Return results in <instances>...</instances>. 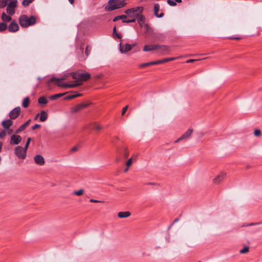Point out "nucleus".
Wrapping results in <instances>:
<instances>
[{
    "instance_id": "44",
    "label": "nucleus",
    "mask_w": 262,
    "mask_h": 262,
    "mask_svg": "<svg viewBox=\"0 0 262 262\" xmlns=\"http://www.w3.org/2000/svg\"><path fill=\"white\" fill-rule=\"evenodd\" d=\"M151 66L150 62L142 63V64L139 65V68H144V67H148V66Z\"/></svg>"
},
{
    "instance_id": "45",
    "label": "nucleus",
    "mask_w": 262,
    "mask_h": 262,
    "mask_svg": "<svg viewBox=\"0 0 262 262\" xmlns=\"http://www.w3.org/2000/svg\"><path fill=\"white\" fill-rule=\"evenodd\" d=\"M31 141V138L29 137L27 139V142H26V145L24 147L25 148V149L27 150L28 148V147L29 146V144H30Z\"/></svg>"
},
{
    "instance_id": "10",
    "label": "nucleus",
    "mask_w": 262,
    "mask_h": 262,
    "mask_svg": "<svg viewBox=\"0 0 262 262\" xmlns=\"http://www.w3.org/2000/svg\"><path fill=\"white\" fill-rule=\"evenodd\" d=\"M72 76V73H68L63 75L61 76V77L59 78H56L55 77H52L48 82H47V84L49 85L50 82H52L54 81H62L67 79V77L69 76Z\"/></svg>"
},
{
    "instance_id": "51",
    "label": "nucleus",
    "mask_w": 262,
    "mask_h": 262,
    "mask_svg": "<svg viewBox=\"0 0 262 262\" xmlns=\"http://www.w3.org/2000/svg\"><path fill=\"white\" fill-rule=\"evenodd\" d=\"M40 125L39 124H36L34 126H32V128L33 130H35V129L40 127Z\"/></svg>"
},
{
    "instance_id": "18",
    "label": "nucleus",
    "mask_w": 262,
    "mask_h": 262,
    "mask_svg": "<svg viewBox=\"0 0 262 262\" xmlns=\"http://www.w3.org/2000/svg\"><path fill=\"white\" fill-rule=\"evenodd\" d=\"M157 47L158 45H145L143 47V51L144 52H148L157 49Z\"/></svg>"
},
{
    "instance_id": "29",
    "label": "nucleus",
    "mask_w": 262,
    "mask_h": 262,
    "mask_svg": "<svg viewBox=\"0 0 262 262\" xmlns=\"http://www.w3.org/2000/svg\"><path fill=\"white\" fill-rule=\"evenodd\" d=\"M7 28L8 26L6 23L4 22L0 23V32L5 31Z\"/></svg>"
},
{
    "instance_id": "21",
    "label": "nucleus",
    "mask_w": 262,
    "mask_h": 262,
    "mask_svg": "<svg viewBox=\"0 0 262 262\" xmlns=\"http://www.w3.org/2000/svg\"><path fill=\"white\" fill-rule=\"evenodd\" d=\"M40 115L39 119H40V121L44 122V121H46V120L47 119V118H48L47 113L45 111H42L40 112Z\"/></svg>"
},
{
    "instance_id": "61",
    "label": "nucleus",
    "mask_w": 262,
    "mask_h": 262,
    "mask_svg": "<svg viewBox=\"0 0 262 262\" xmlns=\"http://www.w3.org/2000/svg\"><path fill=\"white\" fill-rule=\"evenodd\" d=\"M128 167H126V168L124 170V171L125 172H126L127 171H128Z\"/></svg>"
},
{
    "instance_id": "22",
    "label": "nucleus",
    "mask_w": 262,
    "mask_h": 262,
    "mask_svg": "<svg viewBox=\"0 0 262 262\" xmlns=\"http://www.w3.org/2000/svg\"><path fill=\"white\" fill-rule=\"evenodd\" d=\"M56 84L57 85V86L61 87V88H71V84H68V83H61V81H56Z\"/></svg>"
},
{
    "instance_id": "52",
    "label": "nucleus",
    "mask_w": 262,
    "mask_h": 262,
    "mask_svg": "<svg viewBox=\"0 0 262 262\" xmlns=\"http://www.w3.org/2000/svg\"><path fill=\"white\" fill-rule=\"evenodd\" d=\"M78 148L77 146H74L71 148V151L72 152H76L78 150Z\"/></svg>"
},
{
    "instance_id": "41",
    "label": "nucleus",
    "mask_w": 262,
    "mask_h": 262,
    "mask_svg": "<svg viewBox=\"0 0 262 262\" xmlns=\"http://www.w3.org/2000/svg\"><path fill=\"white\" fill-rule=\"evenodd\" d=\"M132 18L131 19H125V20H122V22L123 23H134V22H135L136 21V18H134V17H132Z\"/></svg>"
},
{
    "instance_id": "37",
    "label": "nucleus",
    "mask_w": 262,
    "mask_h": 262,
    "mask_svg": "<svg viewBox=\"0 0 262 262\" xmlns=\"http://www.w3.org/2000/svg\"><path fill=\"white\" fill-rule=\"evenodd\" d=\"M249 247L248 246H245L243 249H241L239 251V253L241 254H245L249 251Z\"/></svg>"
},
{
    "instance_id": "6",
    "label": "nucleus",
    "mask_w": 262,
    "mask_h": 262,
    "mask_svg": "<svg viewBox=\"0 0 262 262\" xmlns=\"http://www.w3.org/2000/svg\"><path fill=\"white\" fill-rule=\"evenodd\" d=\"M21 139L22 138L19 135H17L14 133V134L11 136L10 144L12 145H17L21 142Z\"/></svg>"
},
{
    "instance_id": "40",
    "label": "nucleus",
    "mask_w": 262,
    "mask_h": 262,
    "mask_svg": "<svg viewBox=\"0 0 262 262\" xmlns=\"http://www.w3.org/2000/svg\"><path fill=\"white\" fill-rule=\"evenodd\" d=\"M91 125H93L94 128L97 130H99L101 129L102 128V126H100V125L96 124L95 123H92Z\"/></svg>"
},
{
    "instance_id": "20",
    "label": "nucleus",
    "mask_w": 262,
    "mask_h": 262,
    "mask_svg": "<svg viewBox=\"0 0 262 262\" xmlns=\"http://www.w3.org/2000/svg\"><path fill=\"white\" fill-rule=\"evenodd\" d=\"M130 215V213L129 211L119 212L118 213V216L120 218H126Z\"/></svg>"
},
{
    "instance_id": "62",
    "label": "nucleus",
    "mask_w": 262,
    "mask_h": 262,
    "mask_svg": "<svg viewBox=\"0 0 262 262\" xmlns=\"http://www.w3.org/2000/svg\"><path fill=\"white\" fill-rule=\"evenodd\" d=\"M176 3H180L182 2V0H175Z\"/></svg>"
},
{
    "instance_id": "4",
    "label": "nucleus",
    "mask_w": 262,
    "mask_h": 262,
    "mask_svg": "<svg viewBox=\"0 0 262 262\" xmlns=\"http://www.w3.org/2000/svg\"><path fill=\"white\" fill-rule=\"evenodd\" d=\"M14 152L18 158L24 159L26 157L27 150L20 146H18L15 148Z\"/></svg>"
},
{
    "instance_id": "24",
    "label": "nucleus",
    "mask_w": 262,
    "mask_h": 262,
    "mask_svg": "<svg viewBox=\"0 0 262 262\" xmlns=\"http://www.w3.org/2000/svg\"><path fill=\"white\" fill-rule=\"evenodd\" d=\"M30 100L28 97H26L23 101L22 105L24 107L26 108L29 105Z\"/></svg>"
},
{
    "instance_id": "35",
    "label": "nucleus",
    "mask_w": 262,
    "mask_h": 262,
    "mask_svg": "<svg viewBox=\"0 0 262 262\" xmlns=\"http://www.w3.org/2000/svg\"><path fill=\"white\" fill-rule=\"evenodd\" d=\"M34 0H23L22 2V5L26 7L28 6L30 3H32Z\"/></svg>"
},
{
    "instance_id": "30",
    "label": "nucleus",
    "mask_w": 262,
    "mask_h": 262,
    "mask_svg": "<svg viewBox=\"0 0 262 262\" xmlns=\"http://www.w3.org/2000/svg\"><path fill=\"white\" fill-rule=\"evenodd\" d=\"M26 128V127L25 126V125L23 124H22L18 129H17L15 132V134H18V133H19L20 132H22L23 130H24V129H25V128Z\"/></svg>"
},
{
    "instance_id": "17",
    "label": "nucleus",
    "mask_w": 262,
    "mask_h": 262,
    "mask_svg": "<svg viewBox=\"0 0 262 262\" xmlns=\"http://www.w3.org/2000/svg\"><path fill=\"white\" fill-rule=\"evenodd\" d=\"M132 9L133 11V14H134V17L135 18L136 16L138 17V16H139V15H141L140 14L142 12L143 8L142 7H138L132 8Z\"/></svg>"
},
{
    "instance_id": "8",
    "label": "nucleus",
    "mask_w": 262,
    "mask_h": 262,
    "mask_svg": "<svg viewBox=\"0 0 262 262\" xmlns=\"http://www.w3.org/2000/svg\"><path fill=\"white\" fill-rule=\"evenodd\" d=\"M89 105V103H80L71 108L72 113H77Z\"/></svg>"
},
{
    "instance_id": "32",
    "label": "nucleus",
    "mask_w": 262,
    "mask_h": 262,
    "mask_svg": "<svg viewBox=\"0 0 262 262\" xmlns=\"http://www.w3.org/2000/svg\"><path fill=\"white\" fill-rule=\"evenodd\" d=\"M64 95V94H57L55 95H53L50 97V99L51 100H55L57 98H59L62 96Z\"/></svg>"
},
{
    "instance_id": "31",
    "label": "nucleus",
    "mask_w": 262,
    "mask_h": 262,
    "mask_svg": "<svg viewBox=\"0 0 262 262\" xmlns=\"http://www.w3.org/2000/svg\"><path fill=\"white\" fill-rule=\"evenodd\" d=\"M133 10L132 9H127L125 11V13L129 17H134Z\"/></svg>"
},
{
    "instance_id": "33",
    "label": "nucleus",
    "mask_w": 262,
    "mask_h": 262,
    "mask_svg": "<svg viewBox=\"0 0 262 262\" xmlns=\"http://www.w3.org/2000/svg\"><path fill=\"white\" fill-rule=\"evenodd\" d=\"M84 192V190L82 189H79L77 191H74L73 193L75 195H76L77 196H80L83 194Z\"/></svg>"
},
{
    "instance_id": "5",
    "label": "nucleus",
    "mask_w": 262,
    "mask_h": 262,
    "mask_svg": "<svg viewBox=\"0 0 262 262\" xmlns=\"http://www.w3.org/2000/svg\"><path fill=\"white\" fill-rule=\"evenodd\" d=\"M20 107L19 106L16 107L12 110L9 114V116L11 119H15L17 118L20 114Z\"/></svg>"
},
{
    "instance_id": "57",
    "label": "nucleus",
    "mask_w": 262,
    "mask_h": 262,
    "mask_svg": "<svg viewBox=\"0 0 262 262\" xmlns=\"http://www.w3.org/2000/svg\"><path fill=\"white\" fill-rule=\"evenodd\" d=\"M115 35L118 38L120 39L121 38V35L120 34L116 33Z\"/></svg>"
},
{
    "instance_id": "46",
    "label": "nucleus",
    "mask_w": 262,
    "mask_h": 262,
    "mask_svg": "<svg viewBox=\"0 0 262 262\" xmlns=\"http://www.w3.org/2000/svg\"><path fill=\"white\" fill-rule=\"evenodd\" d=\"M133 162L132 158L129 159L126 163V166L129 167L132 164Z\"/></svg>"
},
{
    "instance_id": "49",
    "label": "nucleus",
    "mask_w": 262,
    "mask_h": 262,
    "mask_svg": "<svg viewBox=\"0 0 262 262\" xmlns=\"http://www.w3.org/2000/svg\"><path fill=\"white\" fill-rule=\"evenodd\" d=\"M5 130H6L7 134L8 135H11L13 132L12 129H10V128L8 129H5Z\"/></svg>"
},
{
    "instance_id": "55",
    "label": "nucleus",
    "mask_w": 262,
    "mask_h": 262,
    "mask_svg": "<svg viewBox=\"0 0 262 262\" xmlns=\"http://www.w3.org/2000/svg\"><path fill=\"white\" fill-rule=\"evenodd\" d=\"M198 60H196V59H189L188 60L186 61V62L187 63H191V62H193L195 61H197Z\"/></svg>"
},
{
    "instance_id": "26",
    "label": "nucleus",
    "mask_w": 262,
    "mask_h": 262,
    "mask_svg": "<svg viewBox=\"0 0 262 262\" xmlns=\"http://www.w3.org/2000/svg\"><path fill=\"white\" fill-rule=\"evenodd\" d=\"M7 13L10 15H13L15 13V9L7 6L6 8Z\"/></svg>"
},
{
    "instance_id": "11",
    "label": "nucleus",
    "mask_w": 262,
    "mask_h": 262,
    "mask_svg": "<svg viewBox=\"0 0 262 262\" xmlns=\"http://www.w3.org/2000/svg\"><path fill=\"white\" fill-rule=\"evenodd\" d=\"M8 29L10 32H15L19 29V26L17 23L13 20L8 26Z\"/></svg>"
},
{
    "instance_id": "23",
    "label": "nucleus",
    "mask_w": 262,
    "mask_h": 262,
    "mask_svg": "<svg viewBox=\"0 0 262 262\" xmlns=\"http://www.w3.org/2000/svg\"><path fill=\"white\" fill-rule=\"evenodd\" d=\"M138 22L140 26L142 27L144 24L145 17L142 15H140L138 16Z\"/></svg>"
},
{
    "instance_id": "7",
    "label": "nucleus",
    "mask_w": 262,
    "mask_h": 262,
    "mask_svg": "<svg viewBox=\"0 0 262 262\" xmlns=\"http://www.w3.org/2000/svg\"><path fill=\"white\" fill-rule=\"evenodd\" d=\"M158 52L161 55H165L169 53V47L165 45H158L157 49Z\"/></svg>"
},
{
    "instance_id": "63",
    "label": "nucleus",
    "mask_w": 262,
    "mask_h": 262,
    "mask_svg": "<svg viewBox=\"0 0 262 262\" xmlns=\"http://www.w3.org/2000/svg\"><path fill=\"white\" fill-rule=\"evenodd\" d=\"M70 4H73L74 3V0H69Z\"/></svg>"
},
{
    "instance_id": "14",
    "label": "nucleus",
    "mask_w": 262,
    "mask_h": 262,
    "mask_svg": "<svg viewBox=\"0 0 262 262\" xmlns=\"http://www.w3.org/2000/svg\"><path fill=\"white\" fill-rule=\"evenodd\" d=\"M225 177V173L221 172L216 178L213 179V182L214 184H219L222 182Z\"/></svg>"
},
{
    "instance_id": "16",
    "label": "nucleus",
    "mask_w": 262,
    "mask_h": 262,
    "mask_svg": "<svg viewBox=\"0 0 262 262\" xmlns=\"http://www.w3.org/2000/svg\"><path fill=\"white\" fill-rule=\"evenodd\" d=\"M192 132L193 129L192 128H189L184 134H183L180 137V139L186 140L188 139L190 137Z\"/></svg>"
},
{
    "instance_id": "2",
    "label": "nucleus",
    "mask_w": 262,
    "mask_h": 262,
    "mask_svg": "<svg viewBox=\"0 0 262 262\" xmlns=\"http://www.w3.org/2000/svg\"><path fill=\"white\" fill-rule=\"evenodd\" d=\"M126 3L124 0H109L107 6L105 9L111 11L124 7Z\"/></svg>"
},
{
    "instance_id": "34",
    "label": "nucleus",
    "mask_w": 262,
    "mask_h": 262,
    "mask_svg": "<svg viewBox=\"0 0 262 262\" xmlns=\"http://www.w3.org/2000/svg\"><path fill=\"white\" fill-rule=\"evenodd\" d=\"M177 58H179V57H171V58H167L163 59L162 60V63L170 61H173Z\"/></svg>"
},
{
    "instance_id": "53",
    "label": "nucleus",
    "mask_w": 262,
    "mask_h": 262,
    "mask_svg": "<svg viewBox=\"0 0 262 262\" xmlns=\"http://www.w3.org/2000/svg\"><path fill=\"white\" fill-rule=\"evenodd\" d=\"M90 202H92V203H100V202H101L100 201L94 200V199H91L90 200Z\"/></svg>"
},
{
    "instance_id": "42",
    "label": "nucleus",
    "mask_w": 262,
    "mask_h": 262,
    "mask_svg": "<svg viewBox=\"0 0 262 262\" xmlns=\"http://www.w3.org/2000/svg\"><path fill=\"white\" fill-rule=\"evenodd\" d=\"M167 2L171 6H175L177 5L175 0H167Z\"/></svg>"
},
{
    "instance_id": "60",
    "label": "nucleus",
    "mask_w": 262,
    "mask_h": 262,
    "mask_svg": "<svg viewBox=\"0 0 262 262\" xmlns=\"http://www.w3.org/2000/svg\"><path fill=\"white\" fill-rule=\"evenodd\" d=\"M181 140H183V139H180V137L177 140L175 141V143H177V142H179Z\"/></svg>"
},
{
    "instance_id": "3",
    "label": "nucleus",
    "mask_w": 262,
    "mask_h": 262,
    "mask_svg": "<svg viewBox=\"0 0 262 262\" xmlns=\"http://www.w3.org/2000/svg\"><path fill=\"white\" fill-rule=\"evenodd\" d=\"M19 23L21 27L27 28L36 23V18L33 16L28 17L26 15H22L19 18Z\"/></svg>"
},
{
    "instance_id": "56",
    "label": "nucleus",
    "mask_w": 262,
    "mask_h": 262,
    "mask_svg": "<svg viewBox=\"0 0 262 262\" xmlns=\"http://www.w3.org/2000/svg\"><path fill=\"white\" fill-rule=\"evenodd\" d=\"M31 122V120H28L26 123H25L24 124L25 126L27 127L30 124V122Z\"/></svg>"
},
{
    "instance_id": "48",
    "label": "nucleus",
    "mask_w": 262,
    "mask_h": 262,
    "mask_svg": "<svg viewBox=\"0 0 262 262\" xmlns=\"http://www.w3.org/2000/svg\"><path fill=\"white\" fill-rule=\"evenodd\" d=\"M150 62H151V65L152 66V65L162 63V60H157V61H151Z\"/></svg>"
},
{
    "instance_id": "15",
    "label": "nucleus",
    "mask_w": 262,
    "mask_h": 262,
    "mask_svg": "<svg viewBox=\"0 0 262 262\" xmlns=\"http://www.w3.org/2000/svg\"><path fill=\"white\" fill-rule=\"evenodd\" d=\"M154 14L158 18L162 17L164 16L163 13H161L160 14H158V11L160 10V6L159 4H156L154 5Z\"/></svg>"
},
{
    "instance_id": "47",
    "label": "nucleus",
    "mask_w": 262,
    "mask_h": 262,
    "mask_svg": "<svg viewBox=\"0 0 262 262\" xmlns=\"http://www.w3.org/2000/svg\"><path fill=\"white\" fill-rule=\"evenodd\" d=\"M254 134L255 136H259L261 134V132L259 129H255L254 132Z\"/></svg>"
},
{
    "instance_id": "58",
    "label": "nucleus",
    "mask_w": 262,
    "mask_h": 262,
    "mask_svg": "<svg viewBox=\"0 0 262 262\" xmlns=\"http://www.w3.org/2000/svg\"><path fill=\"white\" fill-rule=\"evenodd\" d=\"M116 33V27H115L114 28H113V34L115 35Z\"/></svg>"
},
{
    "instance_id": "27",
    "label": "nucleus",
    "mask_w": 262,
    "mask_h": 262,
    "mask_svg": "<svg viewBox=\"0 0 262 262\" xmlns=\"http://www.w3.org/2000/svg\"><path fill=\"white\" fill-rule=\"evenodd\" d=\"M17 2V0H11L10 3L8 4L7 6H9V7L15 9L16 6Z\"/></svg>"
},
{
    "instance_id": "19",
    "label": "nucleus",
    "mask_w": 262,
    "mask_h": 262,
    "mask_svg": "<svg viewBox=\"0 0 262 262\" xmlns=\"http://www.w3.org/2000/svg\"><path fill=\"white\" fill-rule=\"evenodd\" d=\"M11 15H8L5 13L3 12L2 14V19L3 20V22L6 23L9 22L11 20L12 18L11 17Z\"/></svg>"
},
{
    "instance_id": "50",
    "label": "nucleus",
    "mask_w": 262,
    "mask_h": 262,
    "mask_svg": "<svg viewBox=\"0 0 262 262\" xmlns=\"http://www.w3.org/2000/svg\"><path fill=\"white\" fill-rule=\"evenodd\" d=\"M127 108H128V105H126L123 108L122 111V115H123L125 114V113L127 111Z\"/></svg>"
},
{
    "instance_id": "13",
    "label": "nucleus",
    "mask_w": 262,
    "mask_h": 262,
    "mask_svg": "<svg viewBox=\"0 0 262 262\" xmlns=\"http://www.w3.org/2000/svg\"><path fill=\"white\" fill-rule=\"evenodd\" d=\"M12 124L13 121L11 119L4 120L2 122V125L4 129H8L12 125Z\"/></svg>"
},
{
    "instance_id": "54",
    "label": "nucleus",
    "mask_w": 262,
    "mask_h": 262,
    "mask_svg": "<svg viewBox=\"0 0 262 262\" xmlns=\"http://www.w3.org/2000/svg\"><path fill=\"white\" fill-rule=\"evenodd\" d=\"M90 52V50L88 49V47H87L85 49V54L86 55V56H88L89 55Z\"/></svg>"
},
{
    "instance_id": "38",
    "label": "nucleus",
    "mask_w": 262,
    "mask_h": 262,
    "mask_svg": "<svg viewBox=\"0 0 262 262\" xmlns=\"http://www.w3.org/2000/svg\"><path fill=\"white\" fill-rule=\"evenodd\" d=\"M123 149V156L124 157V158L126 159L129 155V152H128L127 148H126V147H125Z\"/></svg>"
},
{
    "instance_id": "59",
    "label": "nucleus",
    "mask_w": 262,
    "mask_h": 262,
    "mask_svg": "<svg viewBox=\"0 0 262 262\" xmlns=\"http://www.w3.org/2000/svg\"><path fill=\"white\" fill-rule=\"evenodd\" d=\"M231 39H237V40H238V39H240V37H231L230 38Z\"/></svg>"
},
{
    "instance_id": "1",
    "label": "nucleus",
    "mask_w": 262,
    "mask_h": 262,
    "mask_svg": "<svg viewBox=\"0 0 262 262\" xmlns=\"http://www.w3.org/2000/svg\"><path fill=\"white\" fill-rule=\"evenodd\" d=\"M72 78L75 79V83L71 84V88H75L82 84L83 81L88 80L91 77L88 73H81L80 71L72 72Z\"/></svg>"
},
{
    "instance_id": "25",
    "label": "nucleus",
    "mask_w": 262,
    "mask_h": 262,
    "mask_svg": "<svg viewBox=\"0 0 262 262\" xmlns=\"http://www.w3.org/2000/svg\"><path fill=\"white\" fill-rule=\"evenodd\" d=\"M38 102L39 103L41 104H46L48 102V100L44 97H41L39 98L38 100Z\"/></svg>"
},
{
    "instance_id": "36",
    "label": "nucleus",
    "mask_w": 262,
    "mask_h": 262,
    "mask_svg": "<svg viewBox=\"0 0 262 262\" xmlns=\"http://www.w3.org/2000/svg\"><path fill=\"white\" fill-rule=\"evenodd\" d=\"M8 0H0V7L4 8L8 4Z\"/></svg>"
},
{
    "instance_id": "9",
    "label": "nucleus",
    "mask_w": 262,
    "mask_h": 262,
    "mask_svg": "<svg viewBox=\"0 0 262 262\" xmlns=\"http://www.w3.org/2000/svg\"><path fill=\"white\" fill-rule=\"evenodd\" d=\"M133 48V46L129 44L126 43L125 45L124 48L123 45L122 44L121 41L119 43V50L121 53H125L130 51Z\"/></svg>"
},
{
    "instance_id": "43",
    "label": "nucleus",
    "mask_w": 262,
    "mask_h": 262,
    "mask_svg": "<svg viewBox=\"0 0 262 262\" xmlns=\"http://www.w3.org/2000/svg\"><path fill=\"white\" fill-rule=\"evenodd\" d=\"M81 95V94H74V95H71L67 97V99H73L76 97L80 96Z\"/></svg>"
},
{
    "instance_id": "64",
    "label": "nucleus",
    "mask_w": 262,
    "mask_h": 262,
    "mask_svg": "<svg viewBox=\"0 0 262 262\" xmlns=\"http://www.w3.org/2000/svg\"><path fill=\"white\" fill-rule=\"evenodd\" d=\"M145 26L146 27V30L148 31V28H149L148 25H145Z\"/></svg>"
},
{
    "instance_id": "28",
    "label": "nucleus",
    "mask_w": 262,
    "mask_h": 262,
    "mask_svg": "<svg viewBox=\"0 0 262 262\" xmlns=\"http://www.w3.org/2000/svg\"><path fill=\"white\" fill-rule=\"evenodd\" d=\"M126 18H127V16H126V15H125L117 16L113 18V21H116L120 19H122V20H125V19H126Z\"/></svg>"
},
{
    "instance_id": "12",
    "label": "nucleus",
    "mask_w": 262,
    "mask_h": 262,
    "mask_svg": "<svg viewBox=\"0 0 262 262\" xmlns=\"http://www.w3.org/2000/svg\"><path fill=\"white\" fill-rule=\"evenodd\" d=\"M34 161L36 164L40 166L44 165L45 163L44 158L40 155H37L34 156Z\"/></svg>"
},
{
    "instance_id": "39",
    "label": "nucleus",
    "mask_w": 262,
    "mask_h": 262,
    "mask_svg": "<svg viewBox=\"0 0 262 262\" xmlns=\"http://www.w3.org/2000/svg\"><path fill=\"white\" fill-rule=\"evenodd\" d=\"M7 135L6 130L4 129L0 132V139H3Z\"/></svg>"
}]
</instances>
